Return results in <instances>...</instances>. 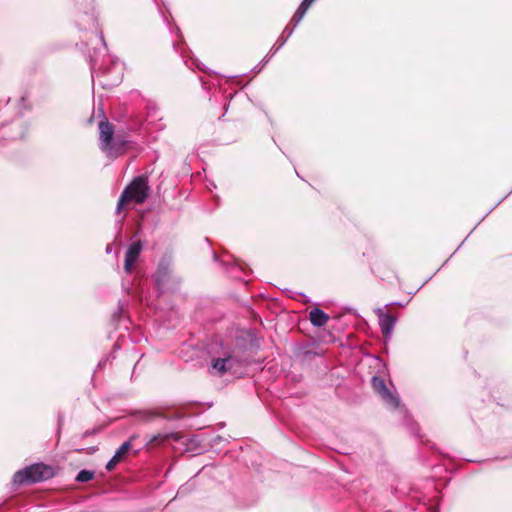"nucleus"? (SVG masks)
I'll use <instances>...</instances> for the list:
<instances>
[{
    "instance_id": "obj_1",
    "label": "nucleus",
    "mask_w": 512,
    "mask_h": 512,
    "mask_svg": "<svg viewBox=\"0 0 512 512\" xmlns=\"http://www.w3.org/2000/svg\"><path fill=\"white\" fill-rule=\"evenodd\" d=\"M149 193L148 179L146 176H138L125 188L118 201L116 211L120 212L125 203L134 201L143 203Z\"/></svg>"
},
{
    "instance_id": "obj_2",
    "label": "nucleus",
    "mask_w": 512,
    "mask_h": 512,
    "mask_svg": "<svg viewBox=\"0 0 512 512\" xmlns=\"http://www.w3.org/2000/svg\"><path fill=\"white\" fill-rule=\"evenodd\" d=\"M54 475L51 466L44 464H33L17 471L13 476V483L16 485L31 484L50 479Z\"/></svg>"
},
{
    "instance_id": "obj_3",
    "label": "nucleus",
    "mask_w": 512,
    "mask_h": 512,
    "mask_svg": "<svg viewBox=\"0 0 512 512\" xmlns=\"http://www.w3.org/2000/svg\"><path fill=\"white\" fill-rule=\"evenodd\" d=\"M99 139L100 147L106 153V155L115 154L114 147H110L111 142L114 140V128L108 121H101L99 123Z\"/></svg>"
},
{
    "instance_id": "obj_4",
    "label": "nucleus",
    "mask_w": 512,
    "mask_h": 512,
    "mask_svg": "<svg viewBox=\"0 0 512 512\" xmlns=\"http://www.w3.org/2000/svg\"><path fill=\"white\" fill-rule=\"evenodd\" d=\"M372 386L375 389V391L380 394V396L387 404L394 408H396L399 405L398 398L388 390L382 378L374 376L372 378Z\"/></svg>"
},
{
    "instance_id": "obj_5",
    "label": "nucleus",
    "mask_w": 512,
    "mask_h": 512,
    "mask_svg": "<svg viewBox=\"0 0 512 512\" xmlns=\"http://www.w3.org/2000/svg\"><path fill=\"white\" fill-rule=\"evenodd\" d=\"M141 251L142 244L140 241L134 242L128 247L124 262V270L127 273H130L132 271L133 266L137 261Z\"/></svg>"
},
{
    "instance_id": "obj_6",
    "label": "nucleus",
    "mask_w": 512,
    "mask_h": 512,
    "mask_svg": "<svg viewBox=\"0 0 512 512\" xmlns=\"http://www.w3.org/2000/svg\"><path fill=\"white\" fill-rule=\"evenodd\" d=\"M377 314H378V318H379V325H380L381 331H382L383 335L386 338H388L394 329L396 319L393 316H391L390 314L383 312L382 309H378Z\"/></svg>"
},
{
    "instance_id": "obj_7",
    "label": "nucleus",
    "mask_w": 512,
    "mask_h": 512,
    "mask_svg": "<svg viewBox=\"0 0 512 512\" xmlns=\"http://www.w3.org/2000/svg\"><path fill=\"white\" fill-rule=\"evenodd\" d=\"M309 319L313 326L322 327L327 324L329 316L320 308H313L309 313Z\"/></svg>"
},
{
    "instance_id": "obj_8",
    "label": "nucleus",
    "mask_w": 512,
    "mask_h": 512,
    "mask_svg": "<svg viewBox=\"0 0 512 512\" xmlns=\"http://www.w3.org/2000/svg\"><path fill=\"white\" fill-rule=\"evenodd\" d=\"M130 442H124L118 450L115 452L114 456L110 459V461L106 465L107 470H112L116 466V464L121 460L124 454L128 452L130 449Z\"/></svg>"
},
{
    "instance_id": "obj_9",
    "label": "nucleus",
    "mask_w": 512,
    "mask_h": 512,
    "mask_svg": "<svg viewBox=\"0 0 512 512\" xmlns=\"http://www.w3.org/2000/svg\"><path fill=\"white\" fill-rule=\"evenodd\" d=\"M313 2H314L313 0H303L302 1L299 8L297 9V11L295 12L294 16L291 19V23H293L294 27H296L302 21L308 8L310 7V5Z\"/></svg>"
},
{
    "instance_id": "obj_10",
    "label": "nucleus",
    "mask_w": 512,
    "mask_h": 512,
    "mask_svg": "<svg viewBox=\"0 0 512 512\" xmlns=\"http://www.w3.org/2000/svg\"><path fill=\"white\" fill-rule=\"evenodd\" d=\"M125 145H126L125 141L119 140V139H114L111 142L110 147H114L115 154L107 155V156L109 158H117L118 156L122 155L124 153V151H125Z\"/></svg>"
},
{
    "instance_id": "obj_11",
    "label": "nucleus",
    "mask_w": 512,
    "mask_h": 512,
    "mask_svg": "<svg viewBox=\"0 0 512 512\" xmlns=\"http://www.w3.org/2000/svg\"><path fill=\"white\" fill-rule=\"evenodd\" d=\"M231 359L230 358H224V359H216L213 361L212 363V367L214 369H216L220 374H223L224 372L227 371L228 367V363H230Z\"/></svg>"
},
{
    "instance_id": "obj_12",
    "label": "nucleus",
    "mask_w": 512,
    "mask_h": 512,
    "mask_svg": "<svg viewBox=\"0 0 512 512\" xmlns=\"http://www.w3.org/2000/svg\"><path fill=\"white\" fill-rule=\"evenodd\" d=\"M93 477H94V472L89 471V470H81L78 473L76 480L79 482H88V481L92 480Z\"/></svg>"
},
{
    "instance_id": "obj_13",
    "label": "nucleus",
    "mask_w": 512,
    "mask_h": 512,
    "mask_svg": "<svg viewBox=\"0 0 512 512\" xmlns=\"http://www.w3.org/2000/svg\"><path fill=\"white\" fill-rule=\"evenodd\" d=\"M284 33H287V37H286V39H287V38H289V37L292 35V33H293V28H292V29H289V28L287 27V28L284 30Z\"/></svg>"
}]
</instances>
